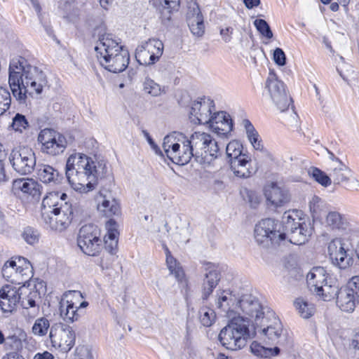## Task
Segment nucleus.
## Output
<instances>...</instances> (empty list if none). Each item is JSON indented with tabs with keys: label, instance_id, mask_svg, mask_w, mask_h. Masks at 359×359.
I'll list each match as a JSON object with an SVG mask.
<instances>
[{
	"label": "nucleus",
	"instance_id": "a211bd4d",
	"mask_svg": "<svg viewBox=\"0 0 359 359\" xmlns=\"http://www.w3.org/2000/svg\"><path fill=\"white\" fill-rule=\"evenodd\" d=\"M18 287L6 285L0 290V309L3 313L11 314L19 304Z\"/></svg>",
	"mask_w": 359,
	"mask_h": 359
},
{
	"label": "nucleus",
	"instance_id": "69168bd1",
	"mask_svg": "<svg viewBox=\"0 0 359 359\" xmlns=\"http://www.w3.org/2000/svg\"><path fill=\"white\" fill-rule=\"evenodd\" d=\"M233 29L231 27H228L225 29H220V35L225 43H229L231 40V34Z\"/></svg>",
	"mask_w": 359,
	"mask_h": 359
},
{
	"label": "nucleus",
	"instance_id": "4c0bfd02",
	"mask_svg": "<svg viewBox=\"0 0 359 359\" xmlns=\"http://www.w3.org/2000/svg\"><path fill=\"white\" fill-rule=\"evenodd\" d=\"M250 349L252 353L257 356L269 358L273 355H278L280 349L278 347L266 348L257 341H253L250 345Z\"/></svg>",
	"mask_w": 359,
	"mask_h": 359
},
{
	"label": "nucleus",
	"instance_id": "39448f33",
	"mask_svg": "<svg viewBox=\"0 0 359 359\" xmlns=\"http://www.w3.org/2000/svg\"><path fill=\"white\" fill-rule=\"evenodd\" d=\"M194 158L201 165H209L219 155V149L212 137L206 133L195 132L189 139Z\"/></svg>",
	"mask_w": 359,
	"mask_h": 359
},
{
	"label": "nucleus",
	"instance_id": "4d7b16f0",
	"mask_svg": "<svg viewBox=\"0 0 359 359\" xmlns=\"http://www.w3.org/2000/svg\"><path fill=\"white\" fill-rule=\"evenodd\" d=\"M231 120L232 119L231 118L230 115L226 111H220L216 113L212 111V114L210 115V122L208 123L210 124V127L211 125L217 124L220 122Z\"/></svg>",
	"mask_w": 359,
	"mask_h": 359
},
{
	"label": "nucleus",
	"instance_id": "bf43d9fd",
	"mask_svg": "<svg viewBox=\"0 0 359 359\" xmlns=\"http://www.w3.org/2000/svg\"><path fill=\"white\" fill-rule=\"evenodd\" d=\"M180 140L177 142H175V137L173 135H167L163 139V148L166 156L169 154L171 149H172V145L178 144Z\"/></svg>",
	"mask_w": 359,
	"mask_h": 359
},
{
	"label": "nucleus",
	"instance_id": "8fccbe9b",
	"mask_svg": "<svg viewBox=\"0 0 359 359\" xmlns=\"http://www.w3.org/2000/svg\"><path fill=\"white\" fill-rule=\"evenodd\" d=\"M29 122L25 116L21 114H16L13 118L12 128L15 131L22 133L29 127Z\"/></svg>",
	"mask_w": 359,
	"mask_h": 359
},
{
	"label": "nucleus",
	"instance_id": "f8f14e48",
	"mask_svg": "<svg viewBox=\"0 0 359 359\" xmlns=\"http://www.w3.org/2000/svg\"><path fill=\"white\" fill-rule=\"evenodd\" d=\"M9 161L14 170L22 175L30 174L36 165L34 152L25 147L12 150Z\"/></svg>",
	"mask_w": 359,
	"mask_h": 359
},
{
	"label": "nucleus",
	"instance_id": "423d86ee",
	"mask_svg": "<svg viewBox=\"0 0 359 359\" xmlns=\"http://www.w3.org/2000/svg\"><path fill=\"white\" fill-rule=\"evenodd\" d=\"M281 224L273 219L266 218L259 222L255 228V239L259 245L268 247L285 239V233L280 231Z\"/></svg>",
	"mask_w": 359,
	"mask_h": 359
},
{
	"label": "nucleus",
	"instance_id": "5fc2aeb1",
	"mask_svg": "<svg viewBox=\"0 0 359 359\" xmlns=\"http://www.w3.org/2000/svg\"><path fill=\"white\" fill-rule=\"evenodd\" d=\"M144 90L152 96H158L161 93V86L150 79H147L144 82Z\"/></svg>",
	"mask_w": 359,
	"mask_h": 359
},
{
	"label": "nucleus",
	"instance_id": "4be33fe9",
	"mask_svg": "<svg viewBox=\"0 0 359 359\" xmlns=\"http://www.w3.org/2000/svg\"><path fill=\"white\" fill-rule=\"evenodd\" d=\"M264 195L266 200L276 207L282 206L290 200L287 191L275 182H271L264 187Z\"/></svg>",
	"mask_w": 359,
	"mask_h": 359
},
{
	"label": "nucleus",
	"instance_id": "e2e57ef3",
	"mask_svg": "<svg viewBox=\"0 0 359 359\" xmlns=\"http://www.w3.org/2000/svg\"><path fill=\"white\" fill-rule=\"evenodd\" d=\"M144 133V137H146L148 143L151 146V147L153 149V150L155 151V153L161 156H164L163 153L161 151L160 148L158 147L157 144L154 142L151 137L149 135V133L147 130L142 131Z\"/></svg>",
	"mask_w": 359,
	"mask_h": 359
},
{
	"label": "nucleus",
	"instance_id": "774afa93",
	"mask_svg": "<svg viewBox=\"0 0 359 359\" xmlns=\"http://www.w3.org/2000/svg\"><path fill=\"white\" fill-rule=\"evenodd\" d=\"M34 359H55V358L50 353L44 351L42 353L36 354Z\"/></svg>",
	"mask_w": 359,
	"mask_h": 359
},
{
	"label": "nucleus",
	"instance_id": "aec40b11",
	"mask_svg": "<svg viewBox=\"0 0 359 359\" xmlns=\"http://www.w3.org/2000/svg\"><path fill=\"white\" fill-rule=\"evenodd\" d=\"M187 22L191 32L196 36H202L205 32L203 16L196 3L191 4L187 13Z\"/></svg>",
	"mask_w": 359,
	"mask_h": 359
},
{
	"label": "nucleus",
	"instance_id": "9b49d317",
	"mask_svg": "<svg viewBox=\"0 0 359 359\" xmlns=\"http://www.w3.org/2000/svg\"><path fill=\"white\" fill-rule=\"evenodd\" d=\"M49 337L52 346L63 353L71 350L75 343V333L69 325L56 323L51 326Z\"/></svg>",
	"mask_w": 359,
	"mask_h": 359
},
{
	"label": "nucleus",
	"instance_id": "c85d7f7f",
	"mask_svg": "<svg viewBox=\"0 0 359 359\" xmlns=\"http://www.w3.org/2000/svg\"><path fill=\"white\" fill-rule=\"evenodd\" d=\"M15 189L21 190L23 193L32 196L34 198H39L41 195V185L31 178L16 180L13 182Z\"/></svg>",
	"mask_w": 359,
	"mask_h": 359
},
{
	"label": "nucleus",
	"instance_id": "09e8293b",
	"mask_svg": "<svg viewBox=\"0 0 359 359\" xmlns=\"http://www.w3.org/2000/svg\"><path fill=\"white\" fill-rule=\"evenodd\" d=\"M11 104V96L9 90L6 88L0 86V116L10 108Z\"/></svg>",
	"mask_w": 359,
	"mask_h": 359
},
{
	"label": "nucleus",
	"instance_id": "7ed1b4c3",
	"mask_svg": "<svg viewBox=\"0 0 359 359\" xmlns=\"http://www.w3.org/2000/svg\"><path fill=\"white\" fill-rule=\"evenodd\" d=\"M107 171L104 161H93L81 153L71 154L66 162L67 179L72 188L81 193L93 190L98 180L106 177Z\"/></svg>",
	"mask_w": 359,
	"mask_h": 359
},
{
	"label": "nucleus",
	"instance_id": "864d4df0",
	"mask_svg": "<svg viewBox=\"0 0 359 359\" xmlns=\"http://www.w3.org/2000/svg\"><path fill=\"white\" fill-rule=\"evenodd\" d=\"M22 238L29 245H34L39 241V233L37 230L27 226L24 229Z\"/></svg>",
	"mask_w": 359,
	"mask_h": 359
},
{
	"label": "nucleus",
	"instance_id": "a878e982",
	"mask_svg": "<svg viewBox=\"0 0 359 359\" xmlns=\"http://www.w3.org/2000/svg\"><path fill=\"white\" fill-rule=\"evenodd\" d=\"M18 259V263L15 260H11L4 264L1 270L2 276L7 280L13 281L11 278L13 273L24 275V270L29 269L30 263L28 260L24 257H19Z\"/></svg>",
	"mask_w": 359,
	"mask_h": 359
},
{
	"label": "nucleus",
	"instance_id": "de8ad7c7",
	"mask_svg": "<svg viewBox=\"0 0 359 359\" xmlns=\"http://www.w3.org/2000/svg\"><path fill=\"white\" fill-rule=\"evenodd\" d=\"M213 132L219 136L226 137L233 130V121H226L210 126Z\"/></svg>",
	"mask_w": 359,
	"mask_h": 359
},
{
	"label": "nucleus",
	"instance_id": "5701e85b",
	"mask_svg": "<svg viewBox=\"0 0 359 359\" xmlns=\"http://www.w3.org/2000/svg\"><path fill=\"white\" fill-rule=\"evenodd\" d=\"M70 295H74L76 297L81 296V293L78 291H69L64 294V298L62 299L60 302V315L65 319L69 321L76 320L79 318L78 314V309L77 306H74V304L72 302V300H69L68 297Z\"/></svg>",
	"mask_w": 359,
	"mask_h": 359
},
{
	"label": "nucleus",
	"instance_id": "412c9836",
	"mask_svg": "<svg viewBox=\"0 0 359 359\" xmlns=\"http://www.w3.org/2000/svg\"><path fill=\"white\" fill-rule=\"evenodd\" d=\"M205 269L206 273L203 283L202 298L207 299L217 285L220 280V273L217 267L210 263L207 264Z\"/></svg>",
	"mask_w": 359,
	"mask_h": 359
},
{
	"label": "nucleus",
	"instance_id": "f3484780",
	"mask_svg": "<svg viewBox=\"0 0 359 359\" xmlns=\"http://www.w3.org/2000/svg\"><path fill=\"white\" fill-rule=\"evenodd\" d=\"M332 182L341 185L348 189H356L359 186L358 181L353 175L352 171L343 162H335L334 165H329L327 169Z\"/></svg>",
	"mask_w": 359,
	"mask_h": 359
},
{
	"label": "nucleus",
	"instance_id": "a19ab883",
	"mask_svg": "<svg viewBox=\"0 0 359 359\" xmlns=\"http://www.w3.org/2000/svg\"><path fill=\"white\" fill-rule=\"evenodd\" d=\"M309 175L323 187H327L332 184L330 173L327 174L318 168L311 167L309 170Z\"/></svg>",
	"mask_w": 359,
	"mask_h": 359
},
{
	"label": "nucleus",
	"instance_id": "1a4fd4ad",
	"mask_svg": "<svg viewBox=\"0 0 359 359\" xmlns=\"http://www.w3.org/2000/svg\"><path fill=\"white\" fill-rule=\"evenodd\" d=\"M283 231L285 233V238L294 245H302L305 243L309 236L311 233V229L305 222H300V219L296 222L290 213L285 212L283 217Z\"/></svg>",
	"mask_w": 359,
	"mask_h": 359
},
{
	"label": "nucleus",
	"instance_id": "6e6d98bb",
	"mask_svg": "<svg viewBox=\"0 0 359 359\" xmlns=\"http://www.w3.org/2000/svg\"><path fill=\"white\" fill-rule=\"evenodd\" d=\"M217 300L216 302L217 308L224 311L229 309V302L231 301V294L226 291H222L220 294H217Z\"/></svg>",
	"mask_w": 359,
	"mask_h": 359
},
{
	"label": "nucleus",
	"instance_id": "ea45409f",
	"mask_svg": "<svg viewBox=\"0 0 359 359\" xmlns=\"http://www.w3.org/2000/svg\"><path fill=\"white\" fill-rule=\"evenodd\" d=\"M143 44L147 48V50L151 53V57L154 58L155 61H158L163 51V43L162 41L156 39H150L143 43Z\"/></svg>",
	"mask_w": 359,
	"mask_h": 359
},
{
	"label": "nucleus",
	"instance_id": "6e6552de",
	"mask_svg": "<svg viewBox=\"0 0 359 359\" xmlns=\"http://www.w3.org/2000/svg\"><path fill=\"white\" fill-rule=\"evenodd\" d=\"M265 88L278 109L283 112L289 108L292 98L286 92L284 83L274 73H269L265 82Z\"/></svg>",
	"mask_w": 359,
	"mask_h": 359
},
{
	"label": "nucleus",
	"instance_id": "052dcab7",
	"mask_svg": "<svg viewBox=\"0 0 359 359\" xmlns=\"http://www.w3.org/2000/svg\"><path fill=\"white\" fill-rule=\"evenodd\" d=\"M243 125L245 128L248 140L255 137H259L258 132L248 119H244L243 121Z\"/></svg>",
	"mask_w": 359,
	"mask_h": 359
},
{
	"label": "nucleus",
	"instance_id": "393cba45",
	"mask_svg": "<svg viewBox=\"0 0 359 359\" xmlns=\"http://www.w3.org/2000/svg\"><path fill=\"white\" fill-rule=\"evenodd\" d=\"M336 303L342 311L351 313L355 310L356 304H359V301L356 300L354 294L346 285L340 288Z\"/></svg>",
	"mask_w": 359,
	"mask_h": 359
},
{
	"label": "nucleus",
	"instance_id": "79ce46f5",
	"mask_svg": "<svg viewBox=\"0 0 359 359\" xmlns=\"http://www.w3.org/2000/svg\"><path fill=\"white\" fill-rule=\"evenodd\" d=\"M135 58L140 65H149L156 62L154 58L147 50V48L142 43L138 46L135 51Z\"/></svg>",
	"mask_w": 359,
	"mask_h": 359
},
{
	"label": "nucleus",
	"instance_id": "a18cd8bd",
	"mask_svg": "<svg viewBox=\"0 0 359 359\" xmlns=\"http://www.w3.org/2000/svg\"><path fill=\"white\" fill-rule=\"evenodd\" d=\"M51 211V210H48V211L41 210V219L47 228H50L51 230L61 231L57 217L55 216V212H52Z\"/></svg>",
	"mask_w": 359,
	"mask_h": 359
},
{
	"label": "nucleus",
	"instance_id": "7c9ffc66",
	"mask_svg": "<svg viewBox=\"0 0 359 359\" xmlns=\"http://www.w3.org/2000/svg\"><path fill=\"white\" fill-rule=\"evenodd\" d=\"M250 166V162L247 156L238 160H231L230 162L231 170L236 177L240 178H248L252 175Z\"/></svg>",
	"mask_w": 359,
	"mask_h": 359
},
{
	"label": "nucleus",
	"instance_id": "72a5a7b5",
	"mask_svg": "<svg viewBox=\"0 0 359 359\" xmlns=\"http://www.w3.org/2000/svg\"><path fill=\"white\" fill-rule=\"evenodd\" d=\"M97 210L102 212L107 217L118 215L120 212V206L117 201L114 198L107 199L103 197L101 201H99Z\"/></svg>",
	"mask_w": 359,
	"mask_h": 359
},
{
	"label": "nucleus",
	"instance_id": "bb28decb",
	"mask_svg": "<svg viewBox=\"0 0 359 359\" xmlns=\"http://www.w3.org/2000/svg\"><path fill=\"white\" fill-rule=\"evenodd\" d=\"M67 195L65 193L53 191L48 193L43 199L41 210H54L55 208H62L63 205L70 204L67 201Z\"/></svg>",
	"mask_w": 359,
	"mask_h": 359
},
{
	"label": "nucleus",
	"instance_id": "13d9d810",
	"mask_svg": "<svg viewBox=\"0 0 359 359\" xmlns=\"http://www.w3.org/2000/svg\"><path fill=\"white\" fill-rule=\"evenodd\" d=\"M76 359H93L90 348L84 345H81L76 348Z\"/></svg>",
	"mask_w": 359,
	"mask_h": 359
},
{
	"label": "nucleus",
	"instance_id": "473e14b6",
	"mask_svg": "<svg viewBox=\"0 0 359 359\" xmlns=\"http://www.w3.org/2000/svg\"><path fill=\"white\" fill-rule=\"evenodd\" d=\"M339 290L337 283L329 278L324 285H320L319 291L315 293L324 301H330L332 299L337 298L339 293Z\"/></svg>",
	"mask_w": 359,
	"mask_h": 359
},
{
	"label": "nucleus",
	"instance_id": "c756f323",
	"mask_svg": "<svg viewBox=\"0 0 359 359\" xmlns=\"http://www.w3.org/2000/svg\"><path fill=\"white\" fill-rule=\"evenodd\" d=\"M161 13V17L163 21H169L171 19V13L177 10L180 5V0H150Z\"/></svg>",
	"mask_w": 359,
	"mask_h": 359
},
{
	"label": "nucleus",
	"instance_id": "3c124183",
	"mask_svg": "<svg viewBox=\"0 0 359 359\" xmlns=\"http://www.w3.org/2000/svg\"><path fill=\"white\" fill-rule=\"evenodd\" d=\"M254 25L262 36L269 39L273 37L272 31L266 20L263 19H257L254 21Z\"/></svg>",
	"mask_w": 359,
	"mask_h": 359
},
{
	"label": "nucleus",
	"instance_id": "0e129e2a",
	"mask_svg": "<svg viewBox=\"0 0 359 359\" xmlns=\"http://www.w3.org/2000/svg\"><path fill=\"white\" fill-rule=\"evenodd\" d=\"M104 241L105 250H107L111 255L114 254L116 250L117 246H118V241H112V240H104Z\"/></svg>",
	"mask_w": 359,
	"mask_h": 359
},
{
	"label": "nucleus",
	"instance_id": "6ab92c4d",
	"mask_svg": "<svg viewBox=\"0 0 359 359\" xmlns=\"http://www.w3.org/2000/svg\"><path fill=\"white\" fill-rule=\"evenodd\" d=\"M183 140H180L178 144L172 145V149L170 150L167 157L174 163L178 165L187 164L192 157L194 154L192 152L191 147L189 144V140L182 137Z\"/></svg>",
	"mask_w": 359,
	"mask_h": 359
},
{
	"label": "nucleus",
	"instance_id": "49530a36",
	"mask_svg": "<svg viewBox=\"0 0 359 359\" xmlns=\"http://www.w3.org/2000/svg\"><path fill=\"white\" fill-rule=\"evenodd\" d=\"M200 320L203 326L210 327L215 322L216 314L210 308L203 307L199 311Z\"/></svg>",
	"mask_w": 359,
	"mask_h": 359
},
{
	"label": "nucleus",
	"instance_id": "c9c22d12",
	"mask_svg": "<svg viewBox=\"0 0 359 359\" xmlns=\"http://www.w3.org/2000/svg\"><path fill=\"white\" fill-rule=\"evenodd\" d=\"M163 248L166 252V264L170 274L174 275L178 281L182 282L184 278V271L179 266L177 260L171 255L168 247L163 244Z\"/></svg>",
	"mask_w": 359,
	"mask_h": 359
},
{
	"label": "nucleus",
	"instance_id": "f03ea898",
	"mask_svg": "<svg viewBox=\"0 0 359 359\" xmlns=\"http://www.w3.org/2000/svg\"><path fill=\"white\" fill-rule=\"evenodd\" d=\"M8 83L20 104H26L28 96L39 95L47 84L45 73L25 57L13 58L8 68Z\"/></svg>",
	"mask_w": 359,
	"mask_h": 359
},
{
	"label": "nucleus",
	"instance_id": "9d476101",
	"mask_svg": "<svg viewBox=\"0 0 359 359\" xmlns=\"http://www.w3.org/2000/svg\"><path fill=\"white\" fill-rule=\"evenodd\" d=\"M77 243L83 253L95 256L99 252L102 243L97 226L92 224L83 226L79 232Z\"/></svg>",
	"mask_w": 359,
	"mask_h": 359
},
{
	"label": "nucleus",
	"instance_id": "e433bc0d",
	"mask_svg": "<svg viewBox=\"0 0 359 359\" xmlns=\"http://www.w3.org/2000/svg\"><path fill=\"white\" fill-rule=\"evenodd\" d=\"M310 212L313 219H318L327 209L326 203L319 196H313L309 202Z\"/></svg>",
	"mask_w": 359,
	"mask_h": 359
},
{
	"label": "nucleus",
	"instance_id": "0eeeda50",
	"mask_svg": "<svg viewBox=\"0 0 359 359\" xmlns=\"http://www.w3.org/2000/svg\"><path fill=\"white\" fill-rule=\"evenodd\" d=\"M37 140L41 144V151L50 156H57L62 154L68 144L64 135L50 128L41 130Z\"/></svg>",
	"mask_w": 359,
	"mask_h": 359
},
{
	"label": "nucleus",
	"instance_id": "603ef678",
	"mask_svg": "<svg viewBox=\"0 0 359 359\" xmlns=\"http://www.w3.org/2000/svg\"><path fill=\"white\" fill-rule=\"evenodd\" d=\"M117 227L118 224L114 220L109 219L107 221L106 223L107 233L105 235L104 240L118 241V231Z\"/></svg>",
	"mask_w": 359,
	"mask_h": 359
},
{
	"label": "nucleus",
	"instance_id": "2f4dec72",
	"mask_svg": "<svg viewBox=\"0 0 359 359\" xmlns=\"http://www.w3.org/2000/svg\"><path fill=\"white\" fill-rule=\"evenodd\" d=\"M55 212V216L59 222L61 231L66 229L71 224L73 217V208L72 204L63 205L62 208H55L51 211Z\"/></svg>",
	"mask_w": 359,
	"mask_h": 359
},
{
	"label": "nucleus",
	"instance_id": "f704fd0d",
	"mask_svg": "<svg viewBox=\"0 0 359 359\" xmlns=\"http://www.w3.org/2000/svg\"><path fill=\"white\" fill-rule=\"evenodd\" d=\"M325 223L330 229L337 230H344L348 225L346 218L337 211H330L327 213Z\"/></svg>",
	"mask_w": 359,
	"mask_h": 359
},
{
	"label": "nucleus",
	"instance_id": "20e7f679",
	"mask_svg": "<svg viewBox=\"0 0 359 359\" xmlns=\"http://www.w3.org/2000/svg\"><path fill=\"white\" fill-rule=\"evenodd\" d=\"M93 36L97 39L95 50L100 65L113 73L123 72L128 66L130 55L119 39L109 33L104 25L96 27Z\"/></svg>",
	"mask_w": 359,
	"mask_h": 359
},
{
	"label": "nucleus",
	"instance_id": "338daca9",
	"mask_svg": "<svg viewBox=\"0 0 359 359\" xmlns=\"http://www.w3.org/2000/svg\"><path fill=\"white\" fill-rule=\"evenodd\" d=\"M252 146L255 149L262 151L264 149V147L262 144V140L259 137H255L249 140Z\"/></svg>",
	"mask_w": 359,
	"mask_h": 359
},
{
	"label": "nucleus",
	"instance_id": "c03bdc74",
	"mask_svg": "<svg viewBox=\"0 0 359 359\" xmlns=\"http://www.w3.org/2000/svg\"><path fill=\"white\" fill-rule=\"evenodd\" d=\"M50 327L49 320L45 317H41L35 320L32 332L35 336L43 337Z\"/></svg>",
	"mask_w": 359,
	"mask_h": 359
},
{
	"label": "nucleus",
	"instance_id": "cd10ccee",
	"mask_svg": "<svg viewBox=\"0 0 359 359\" xmlns=\"http://www.w3.org/2000/svg\"><path fill=\"white\" fill-rule=\"evenodd\" d=\"M38 179L44 184H57L60 182L62 176L53 166L41 164L36 167Z\"/></svg>",
	"mask_w": 359,
	"mask_h": 359
},
{
	"label": "nucleus",
	"instance_id": "b1692460",
	"mask_svg": "<svg viewBox=\"0 0 359 359\" xmlns=\"http://www.w3.org/2000/svg\"><path fill=\"white\" fill-rule=\"evenodd\" d=\"M330 278L326 270L321 266H315L308 273L306 283L312 292L319 291L320 285H324Z\"/></svg>",
	"mask_w": 359,
	"mask_h": 359
},
{
	"label": "nucleus",
	"instance_id": "37998d69",
	"mask_svg": "<svg viewBox=\"0 0 359 359\" xmlns=\"http://www.w3.org/2000/svg\"><path fill=\"white\" fill-rule=\"evenodd\" d=\"M243 146L238 141L230 142L226 148V152L228 158H229V163L231 160H238L246 155L242 153Z\"/></svg>",
	"mask_w": 359,
	"mask_h": 359
},
{
	"label": "nucleus",
	"instance_id": "4468645a",
	"mask_svg": "<svg viewBox=\"0 0 359 359\" xmlns=\"http://www.w3.org/2000/svg\"><path fill=\"white\" fill-rule=\"evenodd\" d=\"M19 294V304L23 309V315L29 319L36 317L39 311L41 294L34 286L22 285L18 287Z\"/></svg>",
	"mask_w": 359,
	"mask_h": 359
},
{
	"label": "nucleus",
	"instance_id": "58836bf2",
	"mask_svg": "<svg viewBox=\"0 0 359 359\" xmlns=\"http://www.w3.org/2000/svg\"><path fill=\"white\" fill-rule=\"evenodd\" d=\"M294 306L299 314L303 318H309L315 311L313 304L309 303L302 298H298L294 302Z\"/></svg>",
	"mask_w": 359,
	"mask_h": 359
},
{
	"label": "nucleus",
	"instance_id": "ddd939ff",
	"mask_svg": "<svg viewBox=\"0 0 359 359\" xmlns=\"http://www.w3.org/2000/svg\"><path fill=\"white\" fill-rule=\"evenodd\" d=\"M328 255L332 263L340 269H346L353 264L352 254L342 238H335L328 244Z\"/></svg>",
	"mask_w": 359,
	"mask_h": 359
},
{
	"label": "nucleus",
	"instance_id": "680f3d73",
	"mask_svg": "<svg viewBox=\"0 0 359 359\" xmlns=\"http://www.w3.org/2000/svg\"><path fill=\"white\" fill-rule=\"evenodd\" d=\"M273 60L276 64L279 66H284L286 64V56L281 48H276L275 49L273 53Z\"/></svg>",
	"mask_w": 359,
	"mask_h": 359
},
{
	"label": "nucleus",
	"instance_id": "f257e3e1",
	"mask_svg": "<svg viewBox=\"0 0 359 359\" xmlns=\"http://www.w3.org/2000/svg\"><path fill=\"white\" fill-rule=\"evenodd\" d=\"M236 307L246 316H241L238 313V316L232 318L218 335L221 344L231 351L241 349L246 346L248 340L251 338L250 324L252 327L259 324L262 316L266 313L258 299L251 294H243L238 300Z\"/></svg>",
	"mask_w": 359,
	"mask_h": 359
},
{
	"label": "nucleus",
	"instance_id": "dca6fc26",
	"mask_svg": "<svg viewBox=\"0 0 359 359\" xmlns=\"http://www.w3.org/2000/svg\"><path fill=\"white\" fill-rule=\"evenodd\" d=\"M215 110V102L205 97H200L191 103L189 109V119L194 124H207L210 115Z\"/></svg>",
	"mask_w": 359,
	"mask_h": 359
},
{
	"label": "nucleus",
	"instance_id": "2eb2a0df",
	"mask_svg": "<svg viewBox=\"0 0 359 359\" xmlns=\"http://www.w3.org/2000/svg\"><path fill=\"white\" fill-rule=\"evenodd\" d=\"M255 331L266 337L269 343L277 344L283 332V325L274 312L266 309V316H262L261 323L254 327Z\"/></svg>",
	"mask_w": 359,
	"mask_h": 359
}]
</instances>
